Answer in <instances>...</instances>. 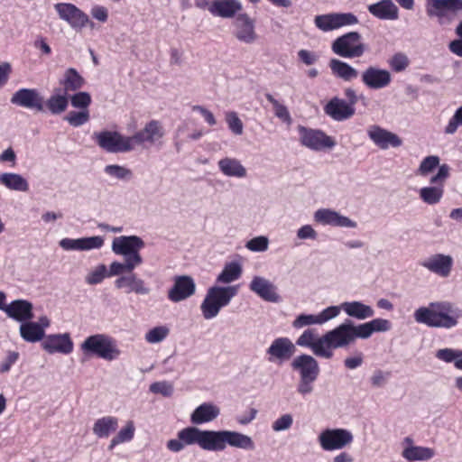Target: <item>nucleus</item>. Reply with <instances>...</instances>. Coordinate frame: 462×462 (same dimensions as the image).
<instances>
[{"label": "nucleus", "mask_w": 462, "mask_h": 462, "mask_svg": "<svg viewBox=\"0 0 462 462\" xmlns=\"http://www.w3.org/2000/svg\"><path fill=\"white\" fill-rule=\"evenodd\" d=\"M314 220L324 226L354 228L356 223L339 212L329 208H319L315 211Z\"/></svg>", "instance_id": "obj_24"}, {"label": "nucleus", "mask_w": 462, "mask_h": 462, "mask_svg": "<svg viewBox=\"0 0 462 462\" xmlns=\"http://www.w3.org/2000/svg\"><path fill=\"white\" fill-rule=\"evenodd\" d=\"M450 168L447 164H441L438 172L430 178V184L434 186L422 187L419 190L420 199L428 205L438 204L444 194V183L449 176Z\"/></svg>", "instance_id": "obj_10"}, {"label": "nucleus", "mask_w": 462, "mask_h": 462, "mask_svg": "<svg viewBox=\"0 0 462 462\" xmlns=\"http://www.w3.org/2000/svg\"><path fill=\"white\" fill-rule=\"evenodd\" d=\"M361 80L370 89H383L391 84L392 75L387 69L369 66L362 72Z\"/></svg>", "instance_id": "obj_23"}, {"label": "nucleus", "mask_w": 462, "mask_h": 462, "mask_svg": "<svg viewBox=\"0 0 462 462\" xmlns=\"http://www.w3.org/2000/svg\"><path fill=\"white\" fill-rule=\"evenodd\" d=\"M136 427L132 420H128L120 428L116 434L111 439L107 448L113 450L116 446L131 442L135 435Z\"/></svg>", "instance_id": "obj_40"}, {"label": "nucleus", "mask_w": 462, "mask_h": 462, "mask_svg": "<svg viewBox=\"0 0 462 462\" xmlns=\"http://www.w3.org/2000/svg\"><path fill=\"white\" fill-rule=\"evenodd\" d=\"M90 116L88 109L80 110V111H70L64 117V120L67 121L71 126L79 127L89 121Z\"/></svg>", "instance_id": "obj_53"}, {"label": "nucleus", "mask_w": 462, "mask_h": 462, "mask_svg": "<svg viewBox=\"0 0 462 462\" xmlns=\"http://www.w3.org/2000/svg\"><path fill=\"white\" fill-rule=\"evenodd\" d=\"M238 285L221 286L214 284L210 286L200 304L202 317L213 319L218 316L221 310L230 304L238 293Z\"/></svg>", "instance_id": "obj_3"}, {"label": "nucleus", "mask_w": 462, "mask_h": 462, "mask_svg": "<svg viewBox=\"0 0 462 462\" xmlns=\"http://www.w3.org/2000/svg\"><path fill=\"white\" fill-rule=\"evenodd\" d=\"M462 11V0H430L427 4V14L436 17L439 24H448Z\"/></svg>", "instance_id": "obj_9"}, {"label": "nucleus", "mask_w": 462, "mask_h": 462, "mask_svg": "<svg viewBox=\"0 0 462 462\" xmlns=\"http://www.w3.org/2000/svg\"><path fill=\"white\" fill-rule=\"evenodd\" d=\"M328 65L332 74L344 81H352L358 77L356 69L338 59H331Z\"/></svg>", "instance_id": "obj_39"}, {"label": "nucleus", "mask_w": 462, "mask_h": 462, "mask_svg": "<svg viewBox=\"0 0 462 462\" xmlns=\"http://www.w3.org/2000/svg\"><path fill=\"white\" fill-rule=\"evenodd\" d=\"M0 184L6 189L26 192L29 189V183L21 174L14 172H4L0 174Z\"/></svg>", "instance_id": "obj_42"}, {"label": "nucleus", "mask_w": 462, "mask_h": 462, "mask_svg": "<svg viewBox=\"0 0 462 462\" xmlns=\"http://www.w3.org/2000/svg\"><path fill=\"white\" fill-rule=\"evenodd\" d=\"M350 329L352 331L354 343L357 338L366 339L373 334L369 322L355 325L350 321Z\"/></svg>", "instance_id": "obj_55"}, {"label": "nucleus", "mask_w": 462, "mask_h": 462, "mask_svg": "<svg viewBox=\"0 0 462 462\" xmlns=\"http://www.w3.org/2000/svg\"><path fill=\"white\" fill-rule=\"evenodd\" d=\"M104 173L113 180L128 181L133 178V171L130 169L118 164L106 165Z\"/></svg>", "instance_id": "obj_47"}, {"label": "nucleus", "mask_w": 462, "mask_h": 462, "mask_svg": "<svg viewBox=\"0 0 462 462\" xmlns=\"http://www.w3.org/2000/svg\"><path fill=\"white\" fill-rule=\"evenodd\" d=\"M144 241L138 236H121L112 241L111 249L114 254L122 255L125 262L114 261L107 271L108 277L120 276L123 273H131L143 264L140 251L144 247Z\"/></svg>", "instance_id": "obj_2"}, {"label": "nucleus", "mask_w": 462, "mask_h": 462, "mask_svg": "<svg viewBox=\"0 0 462 462\" xmlns=\"http://www.w3.org/2000/svg\"><path fill=\"white\" fill-rule=\"evenodd\" d=\"M59 245L66 251H89L101 248L104 245V238L99 236L77 239L63 238Z\"/></svg>", "instance_id": "obj_27"}, {"label": "nucleus", "mask_w": 462, "mask_h": 462, "mask_svg": "<svg viewBox=\"0 0 462 462\" xmlns=\"http://www.w3.org/2000/svg\"><path fill=\"white\" fill-rule=\"evenodd\" d=\"M295 352V345L290 338L285 337L275 338L266 349L268 361L278 365H282L291 359Z\"/></svg>", "instance_id": "obj_18"}, {"label": "nucleus", "mask_w": 462, "mask_h": 462, "mask_svg": "<svg viewBox=\"0 0 462 462\" xmlns=\"http://www.w3.org/2000/svg\"><path fill=\"white\" fill-rule=\"evenodd\" d=\"M242 266L239 263H226L221 273L217 276L216 282L222 284H230L241 277Z\"/></svg>", "instance_id": "obj_45"}, {"label": "nucleus", "mask_w": 462, "mask_h": 462, "mask_svg": "<svg viewBox=\"0 0 462 462\" xmlns=\"http://www.w3.org/2000/svg\"><path fill=\"white\" fill-rule=\"evenodd\" d=\"M166 131L162 121L152 119L143 127L131 136L134 150L137 146L149 148L161 146L163 143Z\"/></svg>", "instance_id": "obj_7"}, {"label": "nucleus", "mask_w": 462, "mask_h": 462, "mask_svg": "<svg viewBox=\"0 0 462 462\" xmlns=\"http://www.w3.org/2000/svg\"><path fill=\"white\" fill-rule=\"evenodd\" d=\"M342 310L341 304L338 306H329L318 314L319 325H323L329 320L337 318Z\"/></svg>", "instance_id": "obj_60"}, {"label": "nucleus", "mask_w": 462, "mask_h": 462, "mask_svg": "<svg viewBox=\"0 0 462 462\" xmlns=\"http://www.w3.org/2000/svg\"><path fill=\"white\" fill-rule=\"evenodd\" d=\"M115 286L118 290H125L126 293L133 292L141 296H147L152 292V288L144 280L138 277L137 274L133 272L119 276L115 281Z\"/></svg>", "instance_id": "obj_22"}, {"label": "nucleus", "mask_w": 462, "mask_h": 462, "mask_svg": "<svg viewBox=\"0 0 462 462\" xmlns=\"http://www.w3.org/2000/svg\"><path fill=\"white\" fill-rule=\"evenodd\" d=\"M226 121L228 128L233 134L236 135H241L243 134L244 125L236 112H227L226 114Z\"/></svg>", "instance_id": "obj_58"}, {"label": "nucleus", "mask_w": 462, "mask_h": 462, "mask_svg": "<svg viewBox=\"0 0 462 462\" xmlns=\"http://www.w3.org/2000/svg\"><path fill=\"white\" fill-rule=\"evenodd\" d=\"M54 10L59 18L68 23L76 32H80L88 23V16L75 5L70 3H58L54 5Z\"/></svg>", "instance_id": "obj_15"}, {"label": "nucleus", "mask_w": 462, "mask_h": 462, "mask_svg": "<svg viewBox=\"0 0 462 462\" xmlns=\"http://www.w3.org/2000/svg\"><path fill=\"white\" fill-rule=\"evenodd\" d=\"M242 8L239 0H213L208 5V12L214 16L229 19L236 17Z\"/></svg>", "instance_id": "obj_31"}, {"label": "nucleus", "mask_w": 462, "mask_h": 462, "mask_svg": "<svg viewBox=\"0 0 462 462\" xmlns=\"http://www.w3.org/2000/svg\"><path fill=\"white\" fill-rule=\"evenodd\" d=\"M402 446L401 456L407 462L428 461L436 456V450L433 448L417 446L410 437L403 439Z\"/></svg>", "instance_id": "obj_20"}, {"label": "nucleus", "mask_w": 462, "mask_h": 462, "mask_svg": "<svg viewBox=\"0 0 462 462\" xmlns=\"http://www.w3.org/2000/svg\"><path fill=\"white\" fill-rule=\"evenodd\" d=\"M318 232L311 225H304L297 230V238L300 240H317Z\"/></svg>", "instance_id": "obj_63"}, {"label": "nucleus", "mask_w": 462, "mask_h": 462, "mask_svg": "<svg viewBox=\"0 0 462 462\" xmlns=\"http://www.w3.org/2000/svg\"><path fill=\"white\" fill-rule=\"evenodd\" d=\"M196 282L191 276H176L172 287L168 291V299L175 303L183 301L196 293Z\"/></svg>", "instance_id": "obj_19"}, {"label": "nucleus", "mask_w": 462, "mask_h": 462, "mask_svg": "<svg viewBox=\"0 0 462 462\" xmlns=\"http://www.w3.org/2000/svg\"><path fill=\"white\" fill-rule=\"evenodd\" d=\"M298 131L300 143L312 151L330 150L336 145V141L333 137L326 134L321 130L300 125Z\"/></svg>", "instance_id": "obj_13"}, {"label": "nucleus", "mask_w": 462, "mask_h": 462, "mask_svg": "<svg viewBox=\"0 0 462 462\" xmlns=\"http://www.w3.org/2000/svg\"><path fill=\"white\" fill-rule=\"evenodd\" d=\"M332 51L342 58L354 59L362 57L368 46L363 42L362 35L357 32H349L333 41Z\"/></svg>", "instance_id": "obj_6"}, {"label": "nucleus", "mask_w": 462, "mask_h": 462, "mask_svg": "<svg viewBox=\"0 0 462 462\" xmlns=\"http://www.w3.org/2000/svg\"><path fill=\"white\" fill-rule=\"evenodd\" d=\"M81 350L85 354L96 355L107 361L117 359L122 354L116 341L106 334L88 337L81 344Z\"/></svg>", "instance_id": "obj_5"}, {"label": "nucleus", "mask_w": 462, "mask_h": 462, "mask_svg": "<svg viewBox=\"0 0 462 462\" xmlns=\"http://www.w3.org/2000/svg\"><path fill=\"white\" fill-rule=\"evenodd\" d=\"M226 444L235 448L247 451L255 449V442L252 437L235 430H226Z\"/></svg>", "instance_id": "obj_38"}, {"label": "nucleus", "mask_w": 462, "mask_h": 462, "mask_svg": "<svg viewBox=\"0 0 462 462\" xmlns=\"http://www.w3.org/2000/svg\"><path fill=\"white\" fill-rule=\"evenodd\" d=\"M294 422L293 416L291 413H283L272 423V430L274 432H282L289 430Z\"/></svg>", "instance_id": "obj_54"}, {"label": "nucleus", "mask_w": 462, "mask_h": 462, "mask_svg": "<svg viewBox=\"0 0 462 462\" xmlns=\"http://www.w3.org/2000/svg\"><path fill=\"white\" fill-rule=\"evenodd\" d=\"M291 367L299 372L301 379L317 380L319 374V363L310 355L303 354L296 356L291 363Z\"/></svg>", "instance_id": "obj_26"}, {"label": "nucleus", "mask_w": 462, "mask_h": 462, "mask_svg": "<svg viewBox=\"0 0 462 462\" xmlns=\"http://www.w3.org/2000/svg\"><path fill=\"white\" fill-rule=\"evenodd\" d=\"M269 238L265 236H258L245 244V248L251 252H265L269 247Z\"/></svg>", "instance_id": "obj_56"}, {"label": "nucleus", "mask_w": 462, "mask_h": 462, "mask_svg": "<svg viewBox=\"0 0 462 462\" xmlns=\"http://www.w3.org/2000/svg\"><path fill=\"white\" fill-rule=\"evenodd\" d=\"M265 97L273 105L275 116L282 120V122L286 123L287 125H291L292 119L288 108L280 101L275 99L273 96L271 94H266Z\"/></svg>", "instance_id": "obj_49"}, {"label": "nucleus", "mask_w": 462, "mask_h": 462, "mask_svg": "<svg viewBox=\"0 0 462 462\" xmlns=\"http://www.w3.org/2000/svg\"><path fill=\"white\" fill-rule=\"evenodd\" d=\"M69 97L65 93L51 95L45 102V106L53 115H60L66 111Z\"/></svg>", "instance_id": "obj_48"}, {"label": "nucleus", "mask_w": 462, "mask_h": 462, "mask_svg": "<svg viewBox=\"0 0 462 462\" xmlns=\"http://www.w3.org/2000/svg\"><path fill=\"white\" fill-rule=\"evenodd\" d=\"M85 80L79 73L73 68L66 69L60 85L63 87V93L69 95V92L79 90L84 85Z\"/></svg>", "instance_id": "obj_44"}, {"label": "nucleus", "mask_w": 462, "mask_h": 462, "mask_svg": "<svg viewBox=\"0 0 462 462\" xmlns=\"http://www.w3.org/2000/svg\"><path fill=\"white\" fill-rule=\"evenodd\" d=\"M440 159L437 155H429L425 157L420 163L416 174L420 176H427L436 168L439 169Z\"/></svg>", "instance_id": "obj_52"}, {"label": "nucleus", "mask_w": 462, "mask_h": 462, "mask_svg": "<svg viewBox=\"0 0 462 462\" xmlns=\"http://www.w3.org/2000/svg\"><path fill=\"white\" fill-rule=\"evenodd\" d=\"M118 427V419L114 416H104L97 419L92 428L94 435L97 438H108Z\"/></svg>", "instance_id": "obj_41"}, {"label": "nucleus", "mask_w": 462, "mask_h": 462, "mask_svg": "<svg viewBox=\"0 0 462 462\" xmlns=\"http://www.w3.org/2000/svg\"><path fill=\"white\" fill-rule=\"evenodd\" d=\"M19 333L21 337L28 343H36L44 340L45 332L40 328L35 321H26L22 323L19 328Z\"/></svg>", "instance_id": "obj_43"}, {"label": "nucleus", "mask_w": 462, "mask_h": 462, "mask_svg": "<svg viewBox=\"0 0 462 462\" xmlns=\"http://www.w3.org/2000/svg\"><path fill=\"white\" fill-rule=\"evenodd\" d=\"M11 103L21 107L43 111V97L35 88H21L14 92Z\"/></svg>", "instance_id": "obj_21"}, {"label": "nucleus", "mask_w": 462, "mask_h": 462, "mask_svg": "<svg viewBox=\"0 0 462 462\" xmlns=\"http://www.w3.org/2000/svg\"><path fill=\"white\" fill-rule=\"evenodd\" d=\"M233 36L243 44L255 43L259 39L255 20L245 13L238 14L233 23Z\"/></svg>", "instance_id": "obj_14"}, {"label": "nucleus", "mask_w": 462, "mask_h": 462, "mask_svg": "<svg viewBox=\"0 0 462 462\" xmlns=\"http://www.w3.org/2000/svg\"><path fill=\"white\" fill-rule=\"evenodd\" d=\"M42 347L49 354H69L73 350V342L69 333L51 334L45 337Z\"/></svg>", "instance_id": "obj_25"}, {"label": "nucleus", "mask_w": 462, "mask_h": 462, "mask_svg": "<svg viewBox=\"0 0 462 462\" xmlns=\"http://www.w3.org/2000/svg\"><path fill=\"white\" fill-rule=\"evenodd\" d=\"M170 334V328L165 326H157L148 330L144 335V339L149 344H158L162 342Z\"/></svg>", "instance_id": "obj_50"}, {"label": "nucleus", "mask_w": 462, "mask_h": 462, "mask_svg": "<svg viewBox=\"0 0 462 462\" xmlns=\"http://www.w3.org/2000/svg\"><path fill=\"white\" fill-rule=\"evenodd\" d=\"M311 325H319L318 314H300L292 322V326L295 328H300Z\"/></svg>", "instance_id": "obj_59"}, {"label": "nucleus", "mask_w": 462, "mask_h": 462, "mask_svg": "<svg viewBox=\"0 0 462 462\" xmlns=\"http://www.w3.org/2000/svg\"><path fill=\"white\" fill-rule=\"evenodd\" d=\"M342 310L349 317L364 320L374 315V310L361 301H345L341 303Z\"/></svg>", "instance_id": "obj_37"}, {"label": "nucleus", "mask_w": 462, "mask_h": 462, "mask_svg": "<svg viewBox=\"0 0 462 462\" xmlns=\"http://www.w3.org/2000/svg\"><path fill=\"white\" fill-rule=\"evenodd\" d=\"M462 125V106L455 112L454 116L448 121L445 127V134H453L457 132V128Z\"/></svg>", "instance_id": "obj_62"}, {"label": "nucleus", "mask_w": 462, "mask_h": 462, "mask_svg": "<svg viewBox=\"0 0 462 462\" xmlns=\"http://www.w3.org/2000/svg\"><path fill=\"white\" fill-rule=\"evenodd\" d=\"M325 113L336 121H344L355 114V108L345 100L332 98L324 107Z\"/></svg>", "instance_id": "obj_33"}, {"label": "nucleus", "mask_w": 462, "mask_h": 462, "mask_svg": "<svg viewBox=\"0 0 462 462\" xmlns=\"http://www.w3.org/2000/svg\"><path fill=\"white\" fill-rule=\"evenodd\" d=\"M97 144L111 152H128L134 150L131 136H125L116 131H102L94 134Z\"/></svg>", "instance_id": "obj_12"}, {"label": "nucleus", "mask_w": 462, "mask_h": 462, "mask_svg": "<svg viewBox=\"0 0 462 462\" xmlns=\"http://www.w3.org/2000/svg\"><path fill=\"white\" fill-rule=\"evenodd\" d=\"M435 356L445 363H454L457 369L462 370V350L448 347L441 348L436 352Z\"/></svg>", "instance_id": "obj_46"}, {"label": "nucleus", "mask_w": 462, "mask_h": 462, "mask_svg": "<svg viewBox=\"0 0 462 462\" xmlns=\"http://www.w3.org/2000/svg\"><path fill=\"white\" fill-rule=\"evenodd\" d=\"M69 100L73 107L85 110L91 104V96L88 92L81 91L71 95Z\"/></svg>", "instance_id": "obj_57"}, {"label": "nucleus", "mask_w": 462, "mask_h": 462, "mask_svg": "<svg viewBox=\"0 0 462 462\" xmlns=\"http://www.w3.org/2000/svg\"><path fill=\"white\" fill-rule=\"evenodd\" d=\"M107 275V268L101 263L91 269L85 276V282L88 285H96L101 283Z\"/></svg>", "instance_id": "obj_51"}, {"label": "nucleus", "mask_w": 462, "mask_h": 462, "mask_svg": "<svg viewBox=\"0 0 462 462\" xmlns=\"http://www.w3.org/2000/svg\"><path fill=\"white\" fill-rule=\"evenodd\" d=\"M421 265L431 273L446 278L451 273L453 258L448 254H436L425 259Z\"/></svg>", "instance_id": "obj_28"}, {"label": "nucleus", "mask_w": 462, "mask_h": 462, "mask_svg": "<svg viewBox=\"0 0 462 462\" xmlns=\"http://www.w3.org/2000/svg\"><path fill=\"white\" fill-rule=\"evenodd\" d=\"M366 132L370 141L380 150L397 149L403 144L402 139L397 134L380 125H372Z\"/></svg>", "instance_id": "obj_16"}, {"label": "nucleus", "mask_w": 462, "mask_h": 462, "mask_svg": "<svg viewBox=\"0 0 462 462\" xmlns=\"http://www.w3.org/2000/svg\"><path fill=\"white\" fill-rule=\"evenodd\" d=\"M324 334L319 336L315 329L308 328L297 338L299 346L309 347L319 357L325 358Z\"/></svg>", "instance_id": "obj_30"}, {"label": "nucleus", "mask_w": 462, "mask_h": 462, "mask_svg": "<svg viewBox=\"0 0 462 462\" xmlns=\"http://www.w3.org/2000/svg\"><path fill=\"white\" fill-rule=\"evenodd\" d=\"M325 359H330L334 356V350L346 348L354 344L350 321L341 323L335 328L324 333Z\"/></svg>", "instance_id": "obj_8"}, {"label": "nucleus", "mask_w": 462, "mask_h": 462, "mask_svg": "<svg viewBox=\"0 0 462 462\" xmlns=\"http://www.w3.org/2000/svg\"><path fill=\"white\" fill-rule=\"evenodd\" d=\"M249 289L265 301L278 302L280 300L275 285L264 277L254 276L250 282Z\"/></svg>", "instance_id": "obj_29"}, {"label": "nucleus", "mask_w": 462, "mask_h": 462, "mask_svg": "<svg viewBox=\"0 0 462 462\" xmlns=\"http://www.w3.org/2000/svg\"><path fill=\"white\" fill-rule=\"evenodd\" d=\"M358 23L357 17L351 13H332L317 15L314 19L315 25L323 32H329L346 25Z\"/></svg>", "instance_id": "obj_17"}, {"label": "nucleus", "mask_w": 462, "mask_h": 462, "mask_svg": "<svg viewBox=\"0 0 462 462\" xmlns=\"http://www.w3.org/2000/svg\"><path fill=\"white\" fill-rule=\"evenodd\" d=\"M217 167L226 177L236 179H245L247 177L246 168L236 158L224 157L218 161Z\"/></svg>", "instance_id": "obj_34"}, {"label": "nucleus", "mask_w": 462, "mask_h": 462, "mask_svg": "<svg viewBox=\"0 0 462 462\" xmlns=\"http://www.w3.org/2000/svg\"><path fill=\"white\" fill-rule=\"evenodd\" d=\"M179 437L187 445L198 444L208 451H223L226 448V430H201L189 427L179 431Z\"/></svg>", "instance_id": "obj_4"}, {"label": "nucleus", "mask_w": 462, "mask_h": 462, "mask_svg": "<svg viewBox=\"0 0 462 462\" xmlns=\"http://www.w3.org/2000/svg\"><path fill=\"white\" fill-rule=\"evenodd\" d=\"M220 414V409L211 402H204L198 406L191 413L190 420L194 424H203L217 419Z\"/></svg>", "instance_id": "obj_35"}, {"label": "nucleus", "mask_w": 462, "mask_h": 462, "mask_svg": "<svg viewBox=\"0 0 462 462\" xmlns=\"http://www.w3.org/2000/svg\"><path fill=\"white\" fill-rule=\"evenodd\" d=\"M354 439L351 431L346 429H325L318 436V442L324 451L340 450L349 446Z\"/></svg>", "instance_id": "obj_11"}, {"label": "nucleus", "mask_w": 462, "mask_h": 462, "mask_svg": "<svg viewBox=\"0 0 462 462\" xmlns=\"http://www.w3.org/2000/svg\"><path fill=\"white\" fill-rule=\"evenodd\" d=\"M33 306L32 302L26 300H15L8 304L5 314L22 323L29 321L33 318Z\"/></svg>", "instance_id": "obj_32"}, {"label": "nucleus", "mask_w": 462, "mask_h": 462, "mask_svg": "<svg viewBox=\"0 0 462 462\" xmlns=\"http://www.w3.org/2000/svg\"><path fill=\"white\" fill-rule=\"evenodd\" d=\"M456 33L459 38L450 42L448 47L451 52L458 57H462V21L456 28Z\"/></svg>", "instance_id": "obj_64"}, {"label": "nucleus", "mask_w": 462, "mask_h": 462, "mask_svg": "<svg viewBox=\"0 0 462 462\" xmlns=\"http://www.w3.org/2000/svg\"><path fill=\"white\" fill-rule=\"evenodd\" d=\"M368 11L381 20H396L399 16L398 7L392 0H382L370 5Z\"/></svg>", "instance_id": "obj_36"}, {"label": "nucleus", "mask_w": 462, "mask_h": 462, "mask_svg": "<svg viewBox=\"0 0 462 462\" xmlns=\"http://www.w3.org/2000/svg\"><path fill=\"white\" fill-rule=\"evenodd\" d=\"M389 64L394 71L401 72L408 67L409 60L405 54L396 53L391 58Z\"/></svg>", "instance_id": "obj_61"}, {"label": "nucleus", "mask_w": 462, "mask_h": 462, "mask_svg": "<svg viewBox=\"0 0 462 462\" xmlns=\"http://www.w3.org/2000/svg\"><path fill=\"white\" fill-rule=\"evenodd\" d=\"M413 317L417 323L430 328L451 329L462 319V309L449 300H435L418 308Z\"/></svg>", "instance_id": "obj_1"}]
</instances>
